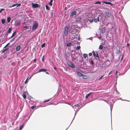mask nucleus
Masks as SVG:
<instances>
[{"label": "nucleus", "mask_w": 130, "mask_h": 130, "mask_svg": "<svg viewBox=\"0 0 130 130\" xmlns=\"http://www.w3.org/2000/svg\"><path fill=\"white\" fill-rule=\"evenodd\" d=\"M19 114L18 113L17 114V117H18V115H19Z\"/></svg>", "instance_id": "338daca9"}, {"label": "nucleus", "mask_w": 130, "mask_h": 130, "mask_svg": "<svg viewBox=\"0 0 130 130\" xmlns=\"http://www.w3.org/2000/svg\"><path fill=\"white\" fill-rule=\"evenodd\" d=\"M114 90H115L116 91V92H117V91H118L117 90V89L116 88H116H114Z\"/></svg>", "instance_id": "6e6d98bb"}, {"label": "nucleus", "mask_w": 130, "mask_h": 130, "mask_svg": "<svg viewBox=\"0 0 130 130\" xmlns=\"http://www.w3.org/2000/svg\"><path fill=\"white\" fill-rule=\"evenodd\" d=\"M54 69L55 70H56V68L55 67H54Z\"/></svg>", "instance_id": "bf43d9fd"}, {"label": "nucleus", "mask_w": 130, "mask_h": 130, "mask_svg": "<svg viewBox=\"0 0 130 130\" xmlns=\"http://www.w3.org/2000/svg\"><path fill=\"white\" fill-rule=\"evenodd\" d=\"M52 98H51V99H48L47 100H46L45 101H44V102H43L44 103H45V102H48L49 101H50V100L52 99Z\"/></svg>", "instance_id": "cd10ccee"}, {"label": "nucleus", "mask_w": 130, "mask_h": 130, "mask_svg": "<svg viewBox=\"0 0 130 130\" xmlns=\"http://www.w3.org/2000/svg\"><path fill=\"white\" fill-rule=\"evenodd\" d=\"M11 30H12V29H11V27L8 30V32L9 33H10L11 32Z\"/></svg>", "instance_id": "7c9ffc66"}, {"label": "nucleus", "mask_w": 130, "mask_h": 130, "mask_svg": "<svg viewBox=\"0 0 130 130\" xmlns=\"http://www.w3.org/2000/svg\"><path fill=\"white\" fill-rule=\"evenodd\" d=\"M44 56H43L42 57V61H43L44 60Z\"/></svg>", "instance_id": "de8ad7c7"}, {"label": "nucleus", "mask_w": 130, "mask_h": 130, "mask_svg": "<svg viewBox=\"0 0 130 130\" xmlns=\"http://www.w3.org/2000/svg\"><path fill=\"white\" fill-rule=\"evenodd\" d=\"M53 16V13L52 12L51 13V17H52Z\"/></svg>", "instance_id": "13d9d810"}, {"label": "nucleus", "mask_w": 130, "mask_h": 130, "mask_svg": "<svg viewBox=\"0 0 130 130\" xmlns=\"http://www.w3.org/2000/svg\"><path fill=\"white\" fill-rule=\"evenodd\" d=\"M45 43H44L43 44L41 45V47L43 48V47H44L45 45Z\"/></svg>", "instance_id": "4c0bfd02"}, {"label": "nucleus", "mask_w": 130, "mask_h": 130, "mask_svg": "<svg viewBox=\"0 0 130 130\" xmlns=\"http://www.w3.org/2000/svg\"><path fill=\"white\" fill-rule=\"evenodd\" d=\"M96 53H95L94 51H93L92 53H93V56L94 57H97L98 58H99V57L98 56V54L97 52H96Z\"/></svg>", "instance_id": "39448f33"}, {"label": "nucleus", "mask_w": 130, "mask_h": 130, "mask_svg": "<svg viewBox=\"0 0 130 130\" xmlns=\"http://www.w3.org/2000/svg\"><path fill=\"white\" fill-rule=\"evenodd\" d=\"M83 77L84 79H86L88 78V77L87 75H83L82 76Z\"/></svg>", "instance_id": "aec40b11"}, {"label": "nucleus", "mask_w": 130, "mask_h": 130, "mask_svg": "<svg viewBox=\"0 0 130 130\" xmlns=\"http://www.w3.org/2000/svg\"><path fill=\"white\" fill-rule=\"evenodd\" d=\"M72 45V43H68L67 44H66V46H70Z\"/></svg>", "instance_id": "2f4dec72"}, {"label": "nucleus", "mask_w": 130, "mask_h": 130, "mask_svg": "<svg viewBox=\"0 0 130 130\" xmlns=\"http://www.w3.org/2000/svg\"><path fill=\"white\" fill-rule=\"evenodd\" d=\"M80 46H77V47L76 48V49L77 50H79L80 48Z\"/></svg>", "instance_id": "37998d69"}, {"label": "nucleus", "mask_w": 130, "mask_h": 130, "mask_svg": "<svg viewBox=\"0 0 130 130\" xmlns=\"http://www.w3.org/2000/svg\"><path fill=\"white\" fill-rule=\"evenodd\" d=\"M119 100H122V101H127V102L130 101H129L128 100H123V99H122L121 98H119Z\"/></svg>", "instance_id": "c756f323"}, {"label": "nucleus", "mask_w": 130, "mask_h": 130, "mask_svg": "<svg viewBox=\"0 0 130 130\" xmlns=\"http://www.w3.org/2000/svg\"><path fill=\"white\" fill-rule=\"evenodd\" d=\"M103 46L102 45H100L99 46V48L100 50H102L103 49Z\"/></svg>", "instance_id": "bb28decb"}, {"label": "nucleus", "mask_w": 130, "mask_h": 130, "mask_svg": "<svg viewBox=\"0 0 130 130\" xmlns=\"http://www.w3.org/2000/svg\"><path fill=\"white\" fill-rule=\"evenodd\" d=\"M32 115V113H31L29 116H28V119H26L25 120V121H24V122H25V123H26L28 121V120L29 119V118H30V117Z\"/></svg>", "instance_id": "a211bd4d"}, {"label": "nucleus", "mask_w": 130, "mask_h": 130, "mask_svg": "<svg viewBox=\"0 0 130 130\" xmlns=\"http://www.w3.org/2000/svg\"><path fill=\"white\" fill-rule=\"evenodd\" d=\"M4 10V9H1L0 10V13H1L2 12V11Z\"/></svg>", "instance_id": "c03bdc74"}, {"label": "nucleus", "mask_w": 130, "mask_h": 130, "mask_svg": "<svg viewBox=\"0 0 130 130\" xmlns=\"http://www.w3.org/2000/svg\"><path fill=\"white\" fill-rule=\"evenodd\" d=\"M36 107V106H32L31 107V108L32 109H33L35 108Z\"/></svg>", "instance_id": "473e14b6"}, {"label": "nucleus", "mask_w": 130, "mask_h": 130, "mask_svg": "<svg viewBox=\"0 0 130 130\" xmlns=\"http://www.w3.org/2000/svg\"><path fill=\"white\" fill-rule=\"evenodd\" d=\"M123 58V55L122 56V58H121V60H122Z\"/></svg>", "instance_id": "680f3d73"}, {"label": "nucleus", "mask_w": 130, "mask_h": 130, "mask_svg": "<svg viewBox=\"0 0 130 130\" xmlns=\"http://www.w3.org/2000/svg\"><path fill=\"white\" fill-rule=\"evenodd\" d=\"M25 125L24 123H23L22 125H20L19 127V130H21L23 128L24 125Z\"/></svg>", "instance_id": "2eb2a0df"}, {"label": "nucleus", "mask_w": 130, "mask_h": 130, "mask_svg": "<svg viewBox=\"0 0 130 130\" xmlns=\"http://www.w3.org/2000/svg\"><path fill=\"white\" fill-rule=\"evenodd\" d=\"M103 76H102L101 77H100L99 79H101V78H102L103 77Z\"/></svg>", "instance_id": "0e129e2a"}, {"label": "nucleus", "mask_w": 130, "mask_h": 130, "mask_svg": "<svg viewBox=\"0 0 130 130\" xmlns=\"http://www.w3.org/2000/svg\"><path fill=\"white\" fill-rule=\"evenodd\" d=\"M16 33V31H14L12 34V36H11V38L12 37L14 36L15 35V34Z\"/></svg>", "instance_id": "c9c22d12"}, {"label": "nucleus", "mask_w": 130, "mask_h": 130, "mask_svg": "<svg viewBox=\"0 0 130 130\" xmlns=\"http://www.w3.org/2000/svg\"><path fill=\"white\" fill-rule=\"evenodd\" d=\"M93 21V20L92 19H90L89 20V21L90 22H92Z\"/></svg>", "instance_id": "a19ab883"}, {"label": "nucleus", "mask_w": 130, "mask_h": 130, "mask_svg": "<svg viewBox=\"0 0 130 130\" xmlns=\"http://www.w3.org/2000/svg\"><path fill=\"white\" fill-rule=\"evenodd\" d=\"M52 2H50L49 3V5L51 6H52Z\"/></svg>", "instance_id": "3c124183"}, {"label": "nucleus", "mask_w": 130, "mask_h": 130, "mask_svg": "<svg viewBox=\"0 0 130 130\" xmlns=\"http://www.w3.org/2000/svg\"><path fill=\"white\" fill-rule=\"evenodd\" d=\"M117 73H118V71L117 70H116V71L115 74H116Z\"/></svg>", "instance_id": "052dcab7"}, {"label": "nucleus", "mask_w": 130, "mask_h": 130, "mask_svg": "<svg viewBox=\"0 0 130 130\" xmlns=\"http://www.w3.org/2000/svg\"><path fill=\"white\" fill-rule=\"evenodd\" d=\"M76 11H74L72 12L70 14L71 17H72L74 15H75L76 14Z\"/></svg>", "instance_id": "0eeeda50"}, {"label": "nucleus", "mask_w": 130, "mask_h": 130, "mask_svg": "<svg viewBox=\"0 0 130 130\" xmlns=\"http://www.w3.org/2000/svg\"><path fill=\"white\" fill-rule=\"evenodd\" d=\"M106 30V27H104L101 29V32L102 34H104Z\"/></svg>", "instance_id": "423d86ee"}, {"label": "nucleus", "mask_w": 130, "mask_h": 130, "mask_svg": "<svg viewBox=\"0 0 130 130\" xmlns=\"http://www.w3.org/2000/svg\"><path fill=\"white\" fill-rule=\"evenodd\" d=\"M90 63H91V64H93L94 62L92 60L90 62Z\"/></svg>", "instance_id": "a18cd8bd"}, {"label": "nucleus", "mask_w": 130, "mask_h": 130, "mask_svg": "<svg viewBox=\"0 0 130 130\" xmlns=\"http://www.w3.org/2000/svg\"><path fill=\"white\" fill-rule=\"evenodd\" d=\"M45 7L46 8V10H50V9L48 6L47 5H45Z\"/></svg>", "instance_id": "c85d7f7f"}, {"label": "nucleus", "mask_w": 130, "mask_h": 130, "mask_svg": "<svg viewBox=\"0 0 130 130\" xmlns=\"http://www.w3.org/2000/svg\"><path fill=\"white\" fill-rule=\"evenodd\" d=\"M17 4V7H18V6H21V4Z\"/></svg>", "instance_id": "8fccbe9b"}, {"label": "nucleus", "mask_w": 130, "mask_h": 130, "mask_svg": "<svg viewBox=\"0 0 130 130\" xmlns=\"http://www.w3.org/2000/svg\"><path fill=\"white\" fill-rule=\"evenodd\" d=\"M87 54H83V56L85 59L86 57L87 56Z\"/></svg>", "instance_id": "72a5a7b5"}, {"label": "nucleus", "mask_w": 130, "mask_h": 130, "mask_svg": "<svg viewBox=\"0 0 130 130\" xmlns=\"http://www.w3.org/2000/svg\"><path fill=\"white\" fill-rule=\"evenodd\" d=\"M10 44V43H8L6 46H5V47H6L7 46H8V45H9V44Z\"/></svg>", "instance_id": "603ef678"}, {"label": "nucleus", "mask_w": 130, "mask_h": 130, "mask_svg": "<svg viewBox=\"0 0 130 130\" xmlns=\"http://www.w3.org/2000/svg\"><path fill=\"white\" fill-rule=\"evenodd\" d=\"M92 93V92H90L89 93H88V94H86V95L85 98L86 99H87L88 98V97Z\"/></svg>", "instance_id": "dca6fc26"}, {"label": "nucleus", "mask_w": 130, "mask_h": 130, "mask_svg": "<svg viewBox=\"0 0 130 130\" xmlns=\"http://www.w3.org/2000/svg\"><path fill=\"white\" fill-rule=\"evenodd\" d=\"M5 20L4 19H2V23L3 24H4L5 23Z\"/></svg>", "instance_id": "4be33fe9"}, {"label": "nucleus", "mask_w": 130, "mask_h": 130, "mask_svg": "<svg viewBox=\"0 0 130 130\" xmlns=\"http://www.w3.org/2000/svg\"><path fill=\"white\" fill-rule=\"evenodd\" d=\"M103 2L105 3V4H109V5H112L111 3L110 2H106L105 1H103Z\"/></svg>", "instance_id": "412c9836"}, {"label": "nucleus", "mask_w": 130, "mask_h": 130, "mask_svg": "<svg viewBox=\"0 0 130 130\" xmlns=\"http://www.w3.org/2000/svg\"><path fill=\"white\" fill-rule=\"evenodd\" d=\"M77 74L79 76H82L83 75L82 73L78 72H77Z\"/></svg>", "instance_id": "6ab92c4d"}, {"label": "nucleus", "mask_w": 130, "mask_h": 130, "mask_svg": "<svg viewBox=\"0 0 130 130\" xmlns=\"http://www.w3.org/2000/svg\"><path fill=\"white\" fill-rule=\"evenodd\" d=\"M23 86H20V88L21 89H22V88H23Z\"/></svg>", "instance_id": "5fc2aeb1"}, {"label": "nucleus", "mask_w": 130, "mask_h": 130, "mask_svg": "<svg viewBox=\"0 0 130 130\" xmlns=\"http://www.w3.org/2000/svg\"><path fill=\"white\" fill-rule=\"evenodd\" d=\"M101 3L99 2V1H98V2H95L94 4H101Z\"/></svg>", "instance_id": "58836bf2"}, {"label": "nucleus", "mask_w": 130, "mask_h": 130, "mask_svg": "<svg viewBox=\"0 0 130 130\" xmlns=\"http://www.w3.org/2000/svg\"><path fill=\"white\" fill-rule=\"evenodd\" d=\"M24 82V83L25 84H27L28 82Z\"/></svg>", "instance_id": "69168bd1"}, {"label": "nucleus", "mask_w": 130, "mask_h": 130, "mask_svg": "<svg viewBox=\"0 0 130 130\" xmlns=\"http://www.w3.org/2000/svg\"><path fill=\"white\" fill-rule=\"evenodd\" d=\"M66 103L67 104H68L69 105H70V103Z\"/></svg>", "instance_id": "e2e57ef3"}, {"label": "nucleus", "mask_w": 130, "mask_h": 130, "mask_svg": "<svg viewBox=\"0 0 130 130\" xmlns=\"http://www.w3.org/2000/svg\"><path fill=\"white\" fill-rule=\"evenodd\" d=\"M24 28H26V29H28L29 28L27 26H24Z\"/></svg>", "instance_id": "79ce46f5"}, {"label": "nucleus", "mask_w": 130, "mask_h": 130, "mask_svg": "<svg viewBox=\"0 0 130 130\" xmlns=\"http://www.w3.org/2000/svg\"><path fill=\"white\" fill-rule=\"evenodd\" d=\"M53 103H47V104L48 105H52V104H53Z\"/></svg>", "instance_id": "09e8293b"}, {"label": "nucleus", "mask_w": 130, "mask_h": 130, "mask_svg": "<svg viewBox=\"0 0 130 130\" xmlns=\"http://www.w3.org/2000/svg\"><path fill=\"white\" fill-rule=\"evenodd\" d=\"M117 85V82H116L113 86V88H116V85Z\"/></svg>", "instance_id": "393cba45"}, {"label": "nucleus", "mask_w": 130, "mask_h": 130, "mask_svg": "<svg viewBox=\"0 0 130 130\" xmlns=\"http://www.w3.org/2000/svg\"><path fill=\"white\" fill-rule=\"evenodd\" d=\"M25 93V92L23 91L22 94L23 97L24 99H25L26 98V96Z\"/></svg>", "instance_id": "9d476101"}, {"label": "nucleus", "mask_w": 130, "mask_h": 130, "mask_svg": "<svg viewBox=\"0 0 130 130\" xmlns=\"http://www.w3.org/2000/svg\"><path fill=\"white\" fill-rule=\"evenodd\" d=\"M14 39L13 38V39L12 40H11V41H14Z\"/></svg>", "instance_id": "774afa93"}, {"label": "nucleus", "mask_w": 130, "mask_h": 130, "mask_svg": "<svg viewBox=\"0 0 130 130\" xmlns=\"http://www.w3.org/2000/svg\"><path fill=\"white\" fill-rule=\"evenodd\" d=\"M20 48H21L20 45H19L18 46L16 47L15 50H16V51H19L20 50Z\"/></svg>", "instance_id": "ddd939ff"}, {"label": "nucleus", "mask_w": 130, "mask_h": 130, "mask_svg": "<svg viewBox=\"0 0 130 130\" xmlns=\"http://www.w3.org/2000/svg\"><path fill=\"white\" fill-rule=\"evenodd\" d=\"M8 49H5L2 52V53H4L7 50H8Z\"/></svg>", "instance_id": "ea45409f"}, {"label": "nucleus", "mask_w": 130, "mask_h": 130, "mask_svg": "<svg viewBox=\"0 0 130 130\" xmlns=\"http://www.w3.org/2000/svg\"><path fill=\"white\" fill-rule=\"evenodd\" d=\"M59 86H58V91L59 90L60 87L62 86V85H61V84L60 83H59Z\"/></svg>", "instance_id": "e433bc0d"}, {"label": "nucleus", "mask_w": 130, "mask_h": 130, "mask_svg": "<svg viewBox=\"0 0 130 130\" xmlns=\"http://www.w3.org/2000/svg\"><path fill=\"white\" fill-rule=\"evenodd\" d=\"M47 71V70L46 69H40L38 71V73L40 72H45Z\"/></svg>", "instance_id": "9b49d317"}, {"label": "nucleus", "mask_w": 130, "mask_h": 130, "mask_svg": "<svg viewBox=\"0 0 130 130\" xmlns=\"http://www.w3.org/2000/svg\"><path fill=\"white\" fill-rule=\"evenodd\" d=\"M79 110H78V108H77V109H74V110L75 111H78Z\"/></svg>", "instance_id": "49530a36"}, {"label": "nucleus", "mask_w": 130, "mask_h": 130, "mask_svg": "<svg viewBox=\"0 0 130 130\" xmlns=\"http://www.w3.org/2000/svg\"><path fill=\"white\" fill-rule=\"evenodd\" d=\"M39 5L37 4H34L32 3V6L33 8H36L39 7Z\"/></svg>", "instance_id": "7ed1b4c3"}, {"label": "nucleus", "mask_w": 130, "mask_h": 130, "mask_svg": "<svg viewBox=\"0 0 130 130\" xmlns=\"http://www.w3.org/2000/svg\"><path fill=\"white\" fill-rule=\"evenodd\" d=\"M17 4H14L13 5H12V6H9L8 7L9 8H11L12 7H13L17 5Z\"/></svg>", "instance_id": "b1692460"}, {"label": "nucleus", "mask_w": 130, "mask_h": 130, "mask_svg": "<svg viewBox=\"0 0 130 130\" xmlns=\"http://www.w3.org/2000/svg\"><path fill=\"white\" fill-rule=\"evenodd\" d=\"M38 26V24L37 23H35L32 26V30H36Z\"/></svg>", "instance_id": "f257e3e1"}, {"label": "nucleus", "mask_w": 130, "mask_h": 130, "mask_svg": "<svg viewBox=\"0 0 130 130\" xmlns=\"http://www.w3.org/2000/svg\"><path fill=\"white\" fill-rule=\"evenodd\" d=\"M74 106L75 107H80V105L78 104H75L74 105Z\"/></svg>", "instance_id": "f704fd0d"}, {"label": "nucleus", "mask_w": 130, "mask_h": 130, "mask_svg": "<svg viewBox=\"0 0 130 130\" xmlns=\"http://www.w3.org/2000/svg\"><path fill=\"white\" fill-rule=\"evenodd\" d=\"M85 105V104H84L83 105H80V107H78V110H79L81 108L83 107Z\"/></svg>", "instance_id": "a878e982"}, {"label": "nucleus", "mask_w": 130, "mask_h": 130, "mask_svg": "<svg viewBox=\"0 0 130 130\" xmlns=\"http://www.w3.org/2000/svg\"><path fill=\"white\" fill-rule=\"evenodd\" d=\"M105 14L106 16L108 18H109L110 17L111 14H110L108 12H105Z\"/></svg>", "instance_id": "6e6552de"}, {"label": "nucleus", "mask_w": 130, "mask_h": 130, "mask_svg": "<svg viewBox=\"0 0 130 130\" xmlns=\"http://www.w3.org/2000/svg\"><path fill=\"white\" fill-rule=\"evenodd\" d=\"M77 111H76V112L75 111V114H74V118H73V120H72V121L71 122L70 125H69V126H68V127L65 130H67V129L68 128V127L70 126L71 125V124L72 123L73 121L74 120V119L75 118V117L76 115V114H77Z\"/></svg>", "instance_id": "f8f14e48"}, {"label": "nucleus", "mask_w": 130, "mask_h": 130, "mask_svg": "<svg viewBox=\"0 0 130 130\" xmlns=\"http://www.w3.org/2000/svg\"><path fill=\"white\" fill-rule=\"evenodd\" d=\"M11 20V18L9 17H8L7 18V21L8 23H9L10 22Z\"/></svg>", "instance_id": "5701e85b"}, {"label": "nucleus", "mask_w": 130, "mask_h": 130, "mask_svg": "<svg viewBox=\"0 0 130 130\" xmlns=\"http://www.w3.org/2000/svg\"><path fill=\"white\" fill-rule=\"evenodd\" d=\"M68 64L69 66L72 68H73L75 67L74 65L73 64L72 62L70 61H69L68 63Z\"/></svg>", "instance_id": "20e7f679"}, {"label": "nucleus", "mask_w": 130, "mask_h": 130, "mask_svg": "<svg viewBox=\"0 0 130 130\" xmlns=\"http://www.w3.org/2000/svg\"><path fill=\"white\" fill-rule=\"evenodd\" d=\"M93 21L95 22H96L97 21L99 22L100 21L99 17H98L97 19L94 18L93 19Z\"/></svg>", "instance_id": "4468645a"}, {"label": "nucleus", "mask_w": 130, "mask_h": 130, "mask_svg": "<svg viewBox=\"0 0 130 130\" xmlns=\"http://www.w3.org/2000/svg\"><path fill=\"white\" fill-rule=\"evenodd\" d=\"M37 60V59H34V62H36V61Z\"/></svg>", "instance_id": "4d7b16f0"}, {"label": "nucleus", "mask_w": 130, "mask_h": 130, "mask_svg": "<svg viewBox=\"0 0 130 130\" xmlns=\"http://www.w3.org/2000/svg\"><path fill=\"white\" fill-rule=\"evenodd\" d=\"M92 55V54L91 53H90L89 54V55L90 56H91Z\"/></svg>", "instance_id": "864d4df0"}, {"label": "nucleus", "mask_w": 130, "mask_h": 130, "mask_svg": "<svg viewBox=\"0 0 130 130\" xmlns=\"http://www.w3.org/2000/svg\"><path fill=\"white\" fill-rule=\"evenodd\" d=\"M69 28V27H65L64 34L65 36H66L68 34V30Z\"/></svg>", "instance_id": "f03ea898"}, {"label": "nucleus", "mask_w": 130, "mask_h": 130, "mask_svg": "<svg viewBox=\"0 0 130 130\" xmlns=\"http://www.w3.org/2000/svg\"><path fill=\"white\" fill-rule=\"evenodd\" d=\"M20 24V22L19 21H16L15 24V25L16 26H19Z\"/></svg>", "instance_id": "1a4fd4ad"}, {"label": "nucleus", "mask_w": 130, "mask_h": 130, "mask_svg": "<svg viewBox=\"0 0 130 130\" xmlns=\"http://www.w3.org/2000/svg\"><path fill=\"white\" fill-rule=\"evenodd\" d=\"M81 19V17H79L77 18L76 19V21L77 22H78L80 21Z\"/></svg>", "instance_id": "f3484780"}]
</instances>
